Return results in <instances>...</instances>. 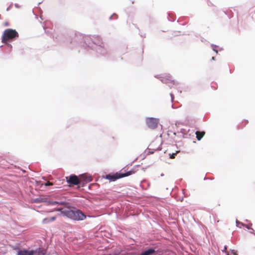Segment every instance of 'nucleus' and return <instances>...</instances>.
Instances as JSON below:
<instances>
[{"label":"nucleus","mask_w":255,"mask_h":255,"mask_svg":"<svg viewBox=\"0 0 255 255\" xmlns=\"http://www.w3.org/2000/svg\"><path fill=\"white\" fill-rule=\"evenodd\" d=\"M57 210L61 211V214L75 221L83 220L86 217V215L81 211L77 209H66L62 210L59 208Z\"/></svg>","instance_id":"f257e3e1"},{"label":"nucleus","mask_w":255,"mask_h":255,"mask_svg":"<svg viewBox=\"0 0 255 255\" xmlns=\"http://www.w3.org/2000/svg\"><path fill=\"white\" fill-rule=\"evenodd\" d=\"M146 124L148 128L154 129L157 127L158 121L155 118H148L146 120Z\"/></svg>","instance_id":"423d86ee"},{"label":"nucleus","mask_w":255,"mask_h":255,"mask_svg":"<svg viewBox=\"0 0 255 255\" xmlns=\"http://www.w3.org/2000/svg\"><path fill=\"white\" fill-rule=\"evenodd\" d=\"M66 181L67 182L71 185H77L81 183V179L80 176L78 177L75 175H71L69 177H66Z\"/></svg>","instance_id":"20e7f679"},{"label":"nucleus","mask_w":255,"mask_h":255,"mask_svg":"<svg viewBox=\"0 0 255 255\" xmlns=\"http://www.w3.org/2000/svg\"><path fill=\"white\" fill-rule=\"evenodd\" d=\"M195 134L196 135V138L198 140H200L205 135V131H197L195 132Z\"/></svg>","instance_id":"1a4fd4ad"},{"label":"nucleus","mask_w":255,"mask_h":255,"mask_svg":"<svg viewBox=\"0 0 255 255\" xmlns=\"http://www.w3.org/2000/svg\"><path fill=\"white\" fill-rule=\"evenodd\" d=\"M55 219H56V218L55 217H53L50 218V221H53L55 220Z\"/></svg>","instance_id":"2eb2a0df"},{"label":"nucleus","mask_w":255,"mask_h":255,"mask_svg":"<svg viewBox=\"0 0 255 255\" xmlns=\"http://www.w3.org/2000/svg\"><path fill=\"white\" fill-rule=\"evenodd\" d=\"M3 25L5 26H7L9 25V23L8 22H5L3 23Z\"/></svg>","instance_id":"4468645a"},{"label":"nucleus","mask_w":255,"mask_h":255,"mask_svg":"<svg viewBox=\"0 0 255 255\" xmlns=\"http://www.w3.org/2000/svg\"><path fill=\"white\" fill-rule=\"evenodd\" d=\"M176 154V153H172V154H170V158L171 159H173L175 158V155Z\"/></svg>","instance_id":"ddd939ff"},{"label":"nucleus","mask_w":255,"mask_h":255,"mask_svg":"<svg viewBox=\"0 0 255 255\" xmlns=\"http://www.w3.org/2000/svg\"><path fill=\"white\" fill-rule=\"evenodd\" d=\"M44 185H45V186H51V185H53V183H52V182H49V181H47L46 183H45V184H44Z\"/></svg>","instance_id":"f8f14e48"},{"label":"nucleus","mask_w":255,"mask_h":255,"mask_svg":"<svg viewBox=\"0 0 255 255\" xmlns=\"http://www.w3.org/2000/svg\"><path fill=\"white\" fill-rule=\"evenodd\" d=\"M35 253H36V252H34L33 250L27 251L24 250L23 251H18L17 255H34Z\"/></svg>","instance_id":"0eeeda50"},{"label":"nucleus","mask_w":255,"mask_h":255,"mask_svg":"<svg viewBox=\"0 0 255 255\" xmlns=\"http://www.w3.org/2000/svg\"><path fill=\"white\" fill-rule=\"evenodd\" d=\"M34 251L36 252V253H34V255H45L46 254V250L43 249H39L38 250Z\"/></svg>","instance_id":"9d476101"},{"label":"nucleus","mask_w":255,"mask_h":255,"mask_svg":"<svg viewBox=\"0 0 255 255\" xmlns=\"http://www.w3.org/2000/svg\"><path fill=\"white\" fill-rule=\"evenodd\" d=\"M18 37V33L15 29H6L3 31L1 42L6 43L8 41Z\"/></svg>","instance_id":"f03ea898"},{"label":"nucleus","mask_w":255,"mask_h":255,"mask_svg":"<svg viewBox=\"0 0 255 255\" xmlns=\"http://www.w3.org/2000/svg\"><path fill=\"white\" fill-rule=\"evenodd\" d=\"M36 201L37 202H46L47 205H63L64 204V202L63 201H53L52 200H48L47 198H39L36 199Z\"/></svg>","instance_id":"39448f33"},{"label":"nucleus","mask_w":255,"mask_h":255,"mask_svg":"<svg viewBox=\"0 0 255 255\" xmlns=\"http://www.w3.org/2000/svg\"><path fill=\"white\" fill-rule=\"evenodd\" d=\"M155 252V250L152 249H150L147 251L142 253L140 255H150Z\"/></svg>","instance_id":"9b49d317"},{"label":"nucleus","mask_w":255,"mask_h":255,"mask_svg":"<svg viewBox=\"0 0 255 255\" xmlns=\"http://www.w3.org/2000/svg\"><path fill=\"white\" fill-rule=\"evenodd\" d=\"M135 172V171L134 170H131L125 173H116V174H110L106 176V178L107 179L111 181H114L119 178L130 175L132 174H134Z\"/></svg>","instance_id":"7ed1b4c3"},{"label":"nucleus","mask_w":255,"mask_h":255,"mask_svg":"<svg viewBox=\"0 0 255 255\" xmlns=\"http://www.w3.org/2000/svg\"><path fill=\"white\" fill-rule=\"evenodd\" d=\"M80 176L81 181H84L85 182H89L92 180V178L91 176H89L86 174H82Z\"/></svg>","instance_id":"6e6552de"}]
</instances>
